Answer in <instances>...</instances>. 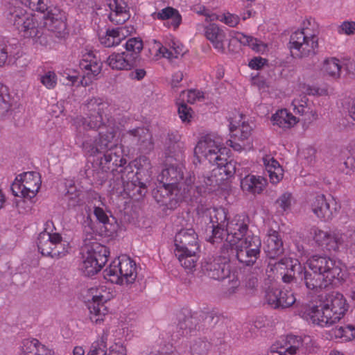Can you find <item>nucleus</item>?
Here are the masks:
<instances>
[{
    "label": "nucleus",
    "instance_id": "423d86ee",
    "mask_svg": "<svg viewBox=\"0 0 355 355\" xmlns=\"http://www.w3.org/2000/svg\"><path fill=\"white\" fill-rule=\"evenodd\" d=\"M86 107L89 111L88 116L77 117L75 123L77 125V135L79 131L82 133L81 129L96 130L98 128H107V123L103 120V114L104 110L108 107V103L99 98H93L87 101Z\"/></svg>",
    "mask_w": 355,
    "mask_h": 355
},
{
    "label": "nucleus",
    "instance_id": "3c124183",
    "mask_svg": "<svg viewBox=\"0 0 355 355\" xmlns=\"http://www.w3.org/2000/svg\"><path fill=\"white\" fill-rule=\"evenodd\" d=\"M236 38L242 44L248 45L250 46L252 49L257 52L265 49V46L261 42L252 37L245 35L243 33H238Z\"/></svg>",
    "mask_w": 355,
    "mask_h": 355
},
{
    "label": "nucleus",
    "instance_id": "ddd939ff",
    "mask_svg": "<svg viewBox=\"0 0 355 355\" xmlns=\"http://www.w3.org/2000/svg\"><path fill=\"white\" fill-rule=\"evenodd\" d=\"M180 191L179 189L165 185V184L159 182V184L153 190V196L160 205L173 209L183 198H188L184 196V192L179 194Z\"/></svg>",
    "mask_w": 355,
    "mask_h": 355
},
{
    "label": "nucleus",
    "instance_id": "6ab92c4d",
    "mask_svg": "<svg viewBox=\"0 0 355 355\" xmlns=\"http://www.w3.org/2000/svg\"><path fill=\"white\" fill-rule=\"evenodd\" d=\"M310 232L316 244L329 251H336L343 242L342 236L338 233L325 232L315 227Z\"/></svg>",
    "mask_w": 355,
    "mask_h": 355
},
{
    "label": "nucleus",
    "instance_id": "a19ab883",
    "mask_svg": "<svg viewBox=\"0 0 355 355\" xmlns=\"http://www.w3.org/2000/svg\"><path fill=\"white\" fill-rule=\"evenodd\" d=\"M96 261L95 258H92L85 254L83 261L80 266L84 275L87 277L93 276L99 272L104 266Z\"/></svg>",
    "mask_w": 355,
    "mask_h": 355
},
{
    "label": "nucleus",
    "instance_id": "f704fd0d",
    "mask_svg": "<svg viewBox=\"0 0 355 355\" xmlns=\"http://www.w3.org/2000/svg\"><path fill=\"white\" fill-rule=\"evenodd\" d=\"M81 69L85 71L88 77H95L98 75L102 69V63L98 61L92 52L83 55L80 62Z\"/></svg>",
    "mask_w": 355,
    "mask_h": 355
},
{
    "label": "nucleus",
    "instance_id": "49530a36",
    "mask_svg": "<svg viewBox=\"0 0 355 355\" xmlns=\"http://www.w3.org/2000/svg\"><path fill=\"white\" fill-rule=\"evenodd\" d=\"M211 347V344L206 338H197L191 343V355H207Z\"/></svg>",
    "mask_w": 355,
    "mask_h": 355
},
{
    "label": "nucleus",
    "instance_id": "a878e982",
    "mask_svg": "<svg viewBox=\"0 0 355 355\" xmlns=\"http://www.w3.org/2000/svg\"><path fill=\"white\" fill-rule=\"evenodd\" d=\"M264 250L270 259H275L283 254V241L280 234L277 231L268 230Z\"/></svg>",
    "mask_w": 355,
    "mask_h": 355
},
{
    "label": "nucleus",
    "instance_id": "4be33fe9",
    "mask_svg": "<svg viewBox=\"0 0 355 355\" xmlns=\"http://www.w3.org/2000/svg\"><path fill=\"white\" fill-rule=\"evenodd\" d=\"M218 174H214V168L212 170L210 175H203L199 178L200 180L198 184L194 186L193 184H188L189 188H184V196L189 197L192 199H197L199 196H202L206 192L207 188L209 186L218 185L220 180V178H218Z\"/></svg>",
    "mask_w": 355,
    "mask_h": 355
},
{
    "label": "nucleus",
    "instance_id": "39448f33",
    "mask_svg": "<svg viewBox=\"0 0 355 355\" xmlns=\"http://www.w3.org/2000/svg\"><path fill=\"white\" fill-rule=\"evenodd\" d=\"M104 277L112 283L132 284L137 277L136 263L130 257H119L103 271Z\"/></svg>",
    "mask_w": 355,
    "mask_h": 355
},
{
    "label": "nucleus",
    "instance_id": "0eeeda50",
    "mask_svg": "<svg viewBox=\"0 0 355 355\" xmlns=\"http://www.w3.org/2000/svg\"><path fill=\"white\" fill-rule=\"evenodd\" d=\"M233 252L231 248L225 247L220 250V254L210 258L202 266L203 272L215 280H223L228 277L231 272L230 253Z\"/></svg>",
    "mask_w": 355,
    "mask_h": 355
},
{
    "label": "nucleus",
    "instance_id": "69168bd1",
    "mask_svg": "<svg viewBox=\"0 0 355 355\" xmlns=\"http://www.w3.org/2000/svg\"><path fill=\"white\" fill-rule=\"evenodd\" d=\"M11 46L5 43L0 44V67L6 64L8 58L11 57Z\"/></svg>",
    "mask_w": 355,
    "mask_h": 355
},
{
    "label": "nucleus",
    "instance_id": "2f4dec72",
    "mask_svg": "<svg viewBox=\"0 0 355 355\" xmlns=\"http://www.w3.org/2000/svg\"><path fill=\"white\" fill-rule=\"evenodd\" d=\"M107 64L116 70H130L135 66L133 59L129 58L125 53H114L107 59Z\"/></svg>",
    "mask_w": 355,
    "mask_h": 355
},
{
    "label": "nucleus",
    "instance_id": "680f3d73",
    "mask_svg": "<svg viewBox=\"0 0 355 355\" xmlns=\"http://www.w3.org/2000/svg\"><path fill=\"white\" fill-rule=\"evenodd\" d=\"M334 335L336 338H345V339L355 338V329L351 325H347L345 327H336L334 330Z\"/></svg>",
    "mask_w": 355,
    "mask_h": 355
},
{
    "label": "nucleus",
    "instance_id": "f257e3e1",
    "mask_svg": "<svg viewBox=\"0 0 355 355\" xmlns=\"http://www.w3.org/2000/svg\"><path fill=\"white\" fill-rule=\"evenodd\" d=\"M306 263L310 270L295 261L294 270L297 272L299 281L309 290L318 291L328 286L334 279H343V266L338 260L315 254L311 257Z\"/></svg>",
    "mask_w": 355,
    "mask_h": 355
},
{
    "label": "nucleus",
    "instance_id": "f3484780",
    "mask_svg": "<svg viewBox=\"0 0 355 355\" xmlns=\"http://www.w3.org/2000/svg\"><path fill=\"white\" fill-rule=\"evenodd\" d=\"M103 153L101 157L99 166L101 169L105 173L118 171L119 166L127 164L126 159L123 157V152L121 147H115L107 149Z\"/></svg>",
    "mask_w": 355,
    "mask_h": 355
},
{
    "label": "nucleus",
    "instance_id": "4c0bfd02",
    "mask_svg": "<svg viewBox=\"0 0 355 355\" xmlns=\"http://www.w3.org/2000/svg\"><path fill=\"white\" fill-rule=\"evenodd\" d=\"M273 125H277L279 128L287 129L293 127L297 123V118L287 110H280L272 116Z\"/></svg>",
    "mask_w": 355,
    "mask_h": 355
},
{
    "label": "nucleus",
    "instance_id": "09e8293b",
    "mask_svg": "<svg viewBox=\"0 0 355 355\" xmlns=\"http://www.w3.org/2000/svg\"><path fill=\"white\" fill-rule=\"evenodd\" d=\"M136 167V164L134 162L128 163V164H123L119 166L118 173H121V178L123 181H131V182H135L139 180V173L137 171L134 173V168Z\"/></svg>",
    "mask_w": 355,
    "mask_h": 355
},
{
    "label": "nucleus",
    "instance_id": "2eb2a0df",
    "mask_svg": "<svg viewBox=\"0 0 355 355\" xmlns=\"http://www.w3.org/2000/svg\"><path fill=\"white\" fill-rule=\"evenodd\" d=\"M103 288H92L89 290V297L92 301L88 302V309L89 311V318L92 322L98 323L103 320L108 310L104 304L108 300V297L102 294Z\"/></svg>",
    "mask_w": 355,
    "mask_h": 355
},
{
    "label": "nucleus",
    "instance_id": "cd10ccee",
    "mask_svg": "<svg viewBox=\"0 0 355 355\" xmlns=\"http://www.w3.org/2000/svg\"><path fill=\"white\" fill-rule=\"evenodd\" d=\"M205 35L218 51H224L226 34L218 25L210 24L207 26L205 28Z\"/></svg>",
    "mask_w": 355,
    "mask_h": 355
},
{
    "label": "nucleus",
    "instance_id": "052dcab7",
    "mask_svg": "<svg viewBox=\"0 0 355 355\" xmlns=\"http://www.w3.org/2000/svg\"><path fill=\"white\" fill-rule=\"evenodd\" d=\"M287 342L289 346L285 349L289 355H294L296 354L297 350L302 345V339L299 336L290 335L287 336Z\"/></svg>",
    "mask_w": 355,
    "mask_h": 355
},
{
    "label": "nucleus",
    "instance_id": "72a5a7b5",
    "mask_svg": "<svg viewBox=\"0 0 355 355\" xmlns=\"http://www.w3.org/2000/svg\"><path fill=\"white\" fill-rule=\"evenodd\" d=\"M198 313L185 316L180 320L177 326L178 335L180 336H192L196 333L198 326Z\"/></svg>",
    "mask_w": 355,
    "mask_h": 355
},
{
    "label": "nucleus",
    "instance_id": "6e6d98bb",
    "mask_svg": "<svg viewBox=\"0 0 355 355\" xmlns=\"http://www.w3.org/2000/svg\"><path fill=\"white\" fill-rule=\"evenodd\" d=\"M178 113L182 121L188 123L192 118L193 111L184 102H177Z\"/></svg>",
    "mask_w": 355,
    "mask_h": 355
},
{
    "label": "nucleus",
    "instance_id": "c9c22d12",
    "mask_svg": "<svg viewBox=\"0 0 355 355\" xmlns=\"http://www.w3.org/2000/svg\"><path fill=\"white\" fill-rule=\"evenodd\" d=\"M28 184H37L40 187V177L39 173L36 172H27L20 175V180L17 178L15 182H13L11 187V190L14 196H19V192L15 190L16 187H18V190L22 189V187H28Z\"/></svg>",
    "mask_w": 355,
    "mask_h": 355
},
{
    "label": "nucleus",
    "instance_id": "ea45409f",
    "mask_svg": "<svg viewBox=\"0 0 355 355\" xmlns=\"http://www.w3.org/2000/svg\"><path fill=\"white\" fill-rule=\"evenodd\" d=\"M165 144L167 145L166 154L169 157H177L182 152L184 143L180 141V136L178 134L171 133Z\"/></svg>",
    "mask_w": 355,
    "mask_h": 355
},
{
    "label": "nucleus",
    "instance_id": "9b49d317",
    "mask_svg": "<svg viewBox=\"0 0 355 355\" xmlns=\"http://www.w3.org/2000/svg\"><path fill=\"white\" fill-rule=\"evenodd\" d=\"M65 13L55 7L50 8L43 17V27L58 38H64L67 34Z\"/></svg>",
    "mask_w": 355,
    "mask_h": 355
},
{
    "label": "nucleus",
    "instance_id": "bf43d9fd",
    "mask_svg": "<svg viewBox=\"0 0 355 355\" xmlns=\"http://www.w3.org/2000/svg\"><path fill=\"white\" fill-rule=\"evenodd\" d=\"M40 341L37 339H26L23 342L22 353L24 355H35Z\"/></svg>",
    "mask_w": 355,
    "mask_h": 355
},
{
    "label": "nucleus",
    "instance_id": "4468645a",
    "mask_svg": "<svg viewBox=\"0 0 355 355\" xmlns=\"http://www.w3.org/2000/svg\"><path fill=\"white\" fill-rule=\"evenodd\" d=\"M45 230L42 232L37 238V248L42 255L49 257H58L62 252L55 249L54 247L58 241H62V236L58 233L49 232L51 227L53 226L52 221L49 220L45 224Z\"/></svg>",
    "mask_w": 355,
    "mask_h": 355
},
{
    "label": "nucleus",
    "instance_id": "b1692460",
    "mask_svg": "<svg viewBox=\"0 0 355 355\" xmlns=\"http://www.w3.org/2000/svg\"><path fill=\"white\" fill-rule=\"evenodd\" d=\"M216 167L214 168V174L221 175L220 180L223 181L236 174L240 178L243 173H240V168H237V162L233 159L227 160L224 156H220L214 163Z\"/></svg>",
    "mask_w": 355,
    "mask_h": 355
},
{
    "label": "nucleus",
    "instance_id": "e433bc0d",
    "mask_svg": "<svg viewBox=\"0 0 355 355\" xmlns=\"http://www.w3.org/2000/svg\"><path fill=\"white\" fill-rule=\"evenodd\" d=\"M232 249L233 252L230 253V255L235 253L237 260L248 266H253L260 256L259 253L254 252L253 250L246 249L239 245H237L235 248L232 246Z\"/></svg>",
    "mask_w": 355,
    "mask_h": 355
},
{
    "label": "nucleus",
    "instance_id": "c03bdc74",
    "mask_svg": "<svg viewBox=\"0 0 355 355\" xmlns=\"http://www.w3.org/2000/svg\"><path fill=\"white\" fill-rule=\"evenodd\" d=\"M28 14L21 7L10 6L6 13V18L8 22L17 29L19 26L23 25L21 23Z\"/></svg>",
    "mask_w": 355,
    "mask_h": 355
},
{
    "label": "nucleus",
    "instance_id": "c756f323",
    "mask_svg": "<svg viewBox=\"0 0 355 355\" xmlns=\"http://www.w3.org/2000/svg\"><path fill=\"white\" fill-rule=\"evenodd\" d=\"M206 240L212 243H220L224 240L225 242L223 243L221 250L225 247L231 248L228 243L229 232L227 231L225 226H213L207 225L205 229Z\"/></svg>",
    "mask_w": 355,
    "mask_h": 355
},
{
    "label": "nucleus",
    "instance_id": "864d4df0",
    "mask_svg": "<svg viewBox=\"0 0 355 355\" xmlns=\"http://www.w3.org/2000/svg\"><path fill=\"white\" fill-rule=\"evenodd\" d=\"M291 202L292 194L289 192H285L277 199L275 204L280 208L279 211L284 213L291 209Z\"/></svg>",
    "mask_w": 355,
    "mask_h": 355
},
{
    "label": "nucleus",
    "instance_id": "5fc2aeb1",
    "mask_svg": "<svg viewBox=\"0 0 355 355\" xmlns=\"http://www.w3.org/2000/svg\"><path fill=\"white\" fill-rule=\"evenodd\" d=\"M10 95L4 85L0 86V114H4L10 109Z\"/></svg>",
    "mask_w": 355,
    "mask_h": 355
},
{
    "label": "nucleus",
    "instance_id": "37998d69",
    "mask_svg": "<svg viewBox=\"0 0 355 355\" xmlns=\"http://www.w3.org/2000/svg\"><path fill=\"white\" fill-rule=\"evenodd\" d=\"M155 42L157 43V41L155 40ZM158 44V51L164 58L171 59V58H177L178 55H182L184 53L183 51V46L180 45L174 40H171L168 43L169 48L162 45L159 42H157Z\"/></svg>",
    "mask_w": 355,
    "mask_h": 355
},
{
    "label": "nucleus",
    "instance_id": "e2e57ef3",
    "mask_svg": "<svg viewBox=\"0 0 355 355\" xmlns=\"http://www.w3.org/2000/svg\"><path fill=\"white\" fill-rule=\"evenodd\" d=\"M27 186L28 187H22V189L17 191L19 192V196L21 195L24 198L31 199L36 196L40 187L37 186V184H28Z\"/></svg>",
    "mask_w": 355,
    "mask_h": 355
},
{
    "label": "nucleus",
    "instance_id": "79ce46f5",
    "mask_svg": "<svg viewBox=\"0 0 355 355\" xmlns=\"http://www.w3.org/2000/svg\"><path fill=\"white\" fill-rule=\"evenodd\" d=\"M198 252V251H194V252L192 253L187 251H183L175 252V254L181 266L186 270L191 271L196 268L198 261V256L197 254Z\"/></svg>",
    "mask_w": 355,
    "mask_h": 355
},
{
    "label": "nucleus",
    "instance_id": "8fccbe9b",
    "mask_svg": "<svg viewBox=\"0 0 355 355\" xmlns=\"http://www.w3.org/2000/svg\"><path fill=\"white\" fill-rule=\"evenodd\" d=\"M238 245L246 249L253 250L254 252L261 253V241L260 238L257 236L248 235L240 241Z\"/></svg>",
    "mask_w": 355,
    "mask_h": 355
},
{
    "label": "nucleus",
    "instance_id": "9d476101",
    "mask_svg": "<svg viewBox=\"0 0 355 355\" xmlns=\"http://www.w3.org/2000/svg\"><path fill=\"white\" fill-rule=\"evenodd\" d=\"M226 150L225 148H221L220 143L212 138L211 135L202 137L198 142L194 148L195 155L200 157H205L211 164L214 163L223 155Z\"/></svg>",
    "mask_w": 355,
    "mask_h": 355
},
{
    "label": "nucleus",
    "instance_id": "f8f14e48",
    "mask_svg": "<svg viewBox=\"0 0 355 355\" xmlns=\"http://www.w3.org/2000/svg\"><path fill=\"white\" fill-rule=\"evenodd\" d=\"M183 176L182 167L172 164L162 171L161 173L158 175L157 180L159 182L165 184V185L179 189V190L184 192V188L187 189L189 188L188 184H193L194 178L190 176L184 182H182Z\"/></svg>",
    "mask_w": 355,
    "mask_h": 355
},
{
    "label": "nucleus",
    "instance_id": "473e14b6",
    "mask_svg": "<svg viewBox=\"0 0 355 355\" xmlns=\"http://www.w3.org/2000/svg\"><path fill=\"white\" fill-rule=\"evenodd\" d=\"M94 214L98 222L102 225L101 230L105 234L111 236L116 230V225L115 224V218H112L111 219L105 212V211L98 206L94 207Z\"/></svg>",
    "mask_w": 355,
    "mask_h": 355
},
{
    "label": "nucleus",
    "instance_id": "7c9ffc66",
    "mask_svg": "<svg viewBox=\"0 0 355 355\" xmlns=\"http://www.w3.org/2000/svg\"><path fill=\"white\" fill-rule=\"evenodd\" d=\"M205 221L209 220L207 225L225 226L230 221L227 218V211L223 207H211L205 211Z\"/></svg>",
    "mask_w": 355,
    "mask_h": 355
},
{
    "label": "nucleus",
    "instance_id": "603ef678",
    "mask_svg": "<svg viewBox=\"0 0 355 355\" xmlns=\"http://www.w3.org/2000/svg\"><path fill=\"white\" fill-rule=\"evenodd\" d=\"M99 40L101 44L105 47L115 46L121 43L120 39L118 38L114 28H108L105 35L99 37Z\"/></svg>",
    "mask_w": 355,
    "mask_h": 355
},
{
    "label": "nucleus",
    "instance_id": "dca6fc26",
    "mask_svg": "<svg viewBox=\"0 0 355 355\" xmlns=\"http://www.w3.org/2000/svg\"><path fill=\"white\" fill-rule=\"evenodd\" d=\"M267 303L274 309H285L291 307L296 301L291 291L268 288L265 295Z\"/></svg>",
    "mask_w": 355,
    "mask_h": 355
},
{
    "label": "nucleus",
    "instance_id": "393cba45",
    "mask_svg": "<svg viewBox=\"0 0 355 355\" xmlns=\"http://www.w3.org/2000/svg\"><path fill=\"white\" fill-rule=\"evenodd\" d=\"M107 336L108 334L104 331L101 339L92 344L87 355H125V349L122 346L111 347L107 352Z\"/></svg>",
    "mask_w": 355,
    "mask_h": 355
},
{
    "label": "nucleus",
    "instance_id": "412c9836",
    "mask_svg": "<svg viewBox=\"0 0 355 355\" xmlns=\"http://www.w3.org/2000/svg\"><path fill=\"white\" fill-rule=\"evenodd\" d=\"M229 232L228 243L230 246L236 245L247 236L248 232V220L243 215H236L227 223L226 227Z\"/></svg>",
    "mask_w": 355,
    "mask_h": 355
},
{
    "label": "nucleus",
    "instance_id": "a18cd8bd",
    "mask_svg": "<svg viewBox=\"0 0 355 355\" xmlns=\"http://www.w3.org/2000/svg\"><path fill=\"white\" fill-rule=\"evenodd\" d=\"M125 50L124 53L129 58L133 59L136 63L137 59L139 57L140 53L143 49V42L139 37H132L127 40L125 44Z\"/></svg>",
    "mask_w": 355,
    "mask_h": 355
},
{
    "label": "nucleus",
    "instance_id": "13d9d810",
    "mask_svg": "<svg viewBox=\"0 0 355 355\" xmlns=\"http://www.w3.org/2000/svg\"><path fill=\"white\" fill-rule=\"evenodd\" d=\"M49 3V0H31L26 7H28L32 10L44 13L51 8Z\"/></svg>",
    "mask_w": 355,
    "mask_h": 355
},
{
    "label": "nucleus",
    "instance_id": "1a4fd4ad",
    "mask_svg": "<svg viewBox=\"0 0 355 355\" xmlns=\"http://www.w3.org/2000/svg\"><path fill=\"white\" fill-rule=\"evenodd\" d=\"M123 141L125 144L137 148L142 153H148L154 148L152 134L145 127H137L128 130L123 135Z\"/></svg>",
    "mask_w": 355,
    "mask_h": 355
},
{
    "label": "nucleus",
    "instance_id": "5701e85b",
    "mask_svg": "<svg viewBox=\"0 0 355 355\" xmlns=\"http://www.w3.org/2000/svg\"><path fill=\"white\" fill-rule=\"evenodd\" d=\"M23 25L19 26L17 30L23 33L25 37L37 38L40 43L46 45V40L42 38L44 34L43 26H40L36 17L32 14H28L22 21Z\"/></svg>",
    "mask_w": 355,
    "mask_h": 355
},
{
    "label": "nucleus",
    "instance_id": "4d7b16f0",
    "mask_svg": "<svg viewBox=\"0 0 355 355\" xmlns=\"http://www.w3.org/2000/svg\"><path fill=\"white\" fill-rule=\"evenodd\" d=\"M40 83L47 89H52L57 85V76L55 72L49 71L40 77Z\"/></svg>",
    "mask_w": 355,
    "mask_h": 355
},
{
    "label": "nucleus",
    "instance_id": "338daca9",
    "mask_svg": "<svg viewBox=\"0 0 355 355\" xmlns=\"http://www.w3.org/2000/svg\"><path fill=\"white\" fill-rule=\"evenodd\" d=\"M234 130L237 131V129L235 128ZM238 131L240 132V135L238 136L236 134L234 135V139H238V140L243 141L250 136L252 128L248 124L243 123L241 127L239 128Z\"/></svg>",
    "mask_w": 355,
    "mask_h": 355
},
{
    "label": "nucleus",
    "instance_id": "58836bf2",
    "mask_svg": "<svg viewBox=\"0 0 355 355\" xmlns=\"http://www.w3.org/2000/svg\"><path fill=\"white\" fill-rule=\"evenodd\" d=\"M152 17L154 19L159 20L171 19V25L174 28H177L182 21V17L179 12L172 7H166L159 12H154L152 14Z\"/></svg>",
    "mask_w": 355,
    "mask_h": 355
},
{
    "label": "nucleus",
    "instance_id": "f03ea898",
    "mask_svg": "<svg viewBox=\"0 0 355 355\" xmlns=\"http://www.w3.org/2000/svg\"><path fill=\"white\" fill-rule=\"evenodd\" d=\"M321 309L312 306L307 310V315L313 324L322 327L332 326L343 318L349 305L343 294L331 292L322 301Z\"/></svg>",
    "mask_w": 355,
    "mask_h": 355
},
{
    "label": "nucleus",
    "instance_id": "20e7f679",
    "mask_svg": "<svg viewBox=\"0 0 355 355\" xmlns=\"http://www.w3.org/2000/svg\"><path fill=\"white\" fill-rule=\"evenodd\" d=\"M318 36L308 28L293 32L290 37L289 49L293 58H304L316 53Z\"/></svg>",
    "mask_w": 355,
    "mask_h": 355
},
{
    "label": "nucleus",
    "instance_id": "0e129e2a",
    "mask_svg": "<svg viewBox=\"0 0 355 355\" xmlns=\"http://www.w3.org/2000/svg\"><path fill=\"white\" fill-rule=\"evenodd\" d=\"M338 31L340 34L351 35L355 34V21H345L338 27Z\"/></svg>",
    "mask_w": 355,
    "mask_h": 355
},
{
    "label": "nucleus",
    "instance_id": "a211bd4d",
    "mask_svg": "<svg viewBox=\"0 0 355 355\" xmlns=\"http://www.w3.org/2000/svg\"><path fill=\"white\" fill-rule=\"evenodd\" d=\"M175 253L187 251L193 253L199 250L198 235L193 228L180 230L175 236Z\"/></svg>",
    "mask_w": 355,
    "mask_h": 355
},
{
    "label": "nucleus",
    "instance_id": "de8ad7c7",
    "mask_svg": "<svg viewBox=\"0 0 355 355\" xmlns=\"http://www.w3.org/2000/svg\"><path fill=\"white\" fill-rule=\"evenodd\" d=\"M342 65L336 58H327L324 61L323 69L330 76L338 78L340 75Z\"/></svg>",
    "mask_w": 355,
    "mask_h": 355
},
{
    "label": "nucleus",
    "instance_id": "aec40b11",
    "mask_svg": "<svg viewBox=\"0 0 355 355\" xmlns=\"http://www.w3.org/2000/svg\"><path fill=\"white\" fill-rule=\"evenodd\" d=\"M335 204L333 198H327L323 194L317 195L310 200L311 211L316 217L324 221L332 218L334 211L336 210L332 206Z\"/></svg>",
    "mask_w": 355,
    "mask_h": 355
},
{
    "label": "nucleus",
    "instance_id": "7ed1b4c3",
    "mask_svg": "<svg viewBox=\"0 0 355 355\" xmlns=\"http://www.w3.org/2000/svg\"><path fill=\"white\" fill-rule=\"evenodd\" d=\"M107 123L106 130L99 132L98 140L96 139V136L85 135L79 131L77 140L81 143L82 148L85 153L89 155H95L107 150V149L120 147L114 139L116 130L114 123L110 120H107Z\"/></svg>",
    "mask_w": 355,
    "mask_h": 355
},
{
    "label": "nucleus",
    "instance_id": "c85d7f7f",
    "mask_svg": "<svg viewBox=\"0 0 355 355\" xmlns=\"http://www.w3.org/2000/svg\"><path fill=\"white\" fill-rule=\"evenodd\" d=\"M241 179V187L243 191L252 194H260L267 184V180L261 176L254 175H245Z\"/></svg>",
    "mask_w": 355,
    "mask_h": 355
},
{
    "label": "nucleus",
    "instance_id": "774afa93",
    "mask_svg": "<svg viewBox=\"0 0 355 355\" xmlns=\"http://www.w3.org/2000/svg\"><path fill=\"white\" fill-rule=\"evenodd\" d=\"M114 31L118 38L120 39V42H121L127 36L135 32V28L133 26H119L114 28Z\"/></svg>",
    "mask_w": 355,
    "mask_h": 355
},
{
    "label": "nucleus",
    "instance_id": "bb28decb",
    "mask_svg": "<svg viewBox=\"0 0 355 355\" xmlns=\"http://www.w3.org/2000/svg\"><path fill=\"white\" fill-rule=\"evenodd\" d=\"M108 6L111 10L109 19L112 22L123 24L130 18L128 5L123 0H110Z\"/></svg>",
    "mask_w": 355,
    "mask_h": 355
},
{
    "label": "nucleus",
    "instance_id": "6e6552de",
    "mask_svg": "<svg viewBox=\"0 0 355 355\" xmlns=\"http://www.w3.org/2000/svg\"><path fill=\"white\" fill-rule=\"evenodd\" d=\"M85 238L83 250L85 254L95 258L96 261L104 266L107 261L110 251L107 248L98 243L94 236L93 222L89 216L84 220Z\"/></svg>",
    "mask_w": 355,
    "mask_h": 355
}]
</instances>
